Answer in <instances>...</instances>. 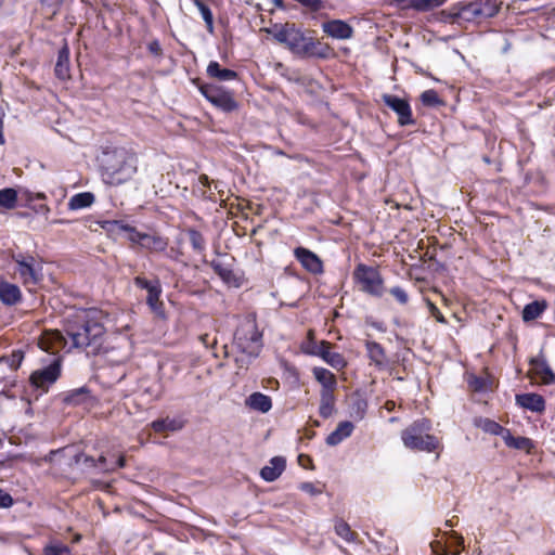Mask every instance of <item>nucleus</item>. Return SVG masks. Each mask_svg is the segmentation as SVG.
<instances>
[{
	"label": "nucleus",
	"mask_w": 555,
	"mask_h": 555,
	"mask_svg": "<svg viewBox=\"0 0 555 555\" xmlns=\"http://www.w3.org/2000/svg\"><path fill=\"white\" fill-rule=\"evenodd\" d=\"M462 16L470 17V16H491L494 14L493 10H485L482 3L480 2H472L467 4L463 11Z\"/></svg>",
	"instance_id": "35"
},
{
	"label": "nucleus",
	"mask_w": 555,
	"mask_h": 555,
	"mask_svg": "<svg viewBox=\"0 0 555 555\" xmlns=\"http://www.w3.org/2000/svg\"><path fill=\"white\" fill-rule=\"evenodd\" d=\"M245 405L253 411L267 413L272 408V400L269 396L257 391L246 398Z\"/></svg>",
	"instance_id": "18"
},
{
	"label": "nucleus",
	"mask_w": 555,
	"mask_h": 555,
	"mask_svg": "<svg viewBox=\"0 0 555 555\" xmlns=\"http://www.w3.org/2000/svg\"><path fill=\"white\" fill-rule=\"evenodd\" d=\"M55 74L63 80L69 77V50L67 47H63L59 51Z\"/></svg>",
	"instance_id": "27"
},
{
	"label": "nucleus",
	"mask_w": 555,
	"mask_h": 555,
	"mask_svg": "<svg viewBox=\"0 0 555 555\" xmlns=\"http://www.w3.org/2000/svg\"><path fill=\"white\" fill-rule=\"evenodd\" d=\"M13 504L12 496L5 492L4 490L0 489V507H10Z\"/></svg>",
	"instance_id": "48"
},
{
	"label": "nucleus",
	"mask_w": 555,
	"mask_h": 555,
	"mask_svg": "<svg viewBox=\"0 0 555 555\" xmlns=\"http://www.w3.org/2000/svg\"><path fill=\"white\" fill-rule=\"evenodd\" d=\"M299 489L308 494H310L311 496H314V495H318L322 492V490L320 488H318L314 483L312 482H302L300 486H299Z\"/></svg>",
	"instance_id": "41"
},
{
	"label": "nucleus",
	"mask_w": 555,
	"mask_h": 555,
	"mask_svg": "<svg viewBox=\"0 0 555 555\" xmlns=\"http://www.w3.org/2000/svg\"><path fill=\"white\" fill-rule=\"evenodd\" d=\"M314 378L321 384V390H327L328 392H334L337 386V380L335 375L327 369L324 367H314L313 369Z\"/></svg>",
	"instance_id": "21"
},
{
	"label": "nucleus",
	"mask_w": 555,
	"mask_h": 555,
	"mask_svg": "<svg viewBox=\"0 0 555 555\" xmlns=\"http://www.w3.org/2000/svg\"><path fill=\"white\" fill-rule=\"evenodd\" d=\"M94 202V195L90 192H82L75 194L68 202V208L70 210H79L90 207Z\"/></svg>",
	"instance_id": "30"
},
{
	"label": "nucleus",
	"mask_w": 555,
	"mask_h": 555,
	"mask_svg": "<svg viewBox=\"0 0 555 555\" xmlns=\"http://www.w3.org/2000/svg\"><path fill=\"white\" fill-rule=\"evenodd\" d=\"M335 410V396L334 392L327 390L320 391V408L319 413L323 418L332 416Z\"/></svg>",
	"instance_id": "28"
},
{
	"label": "nucleus",
	"mask_w": 555,
	"mask_h": 555,
	"mask_svg": "<svg viewBox=\"0 0 555 555\" xmlns=\"http://www.w3.org/2000/svg\"><path fill=\"white\" fill-rule=\"evenodd\" d=\"M22 299V293L17 285L7 281H0V301L7 306H14Z\"/></svg>",
	"instance_id": "16"
},
{
	"label": "nucleus",
	"mask_w": 555,
	"mask_h": 555,
	"mask_svg": "<svg viewBox=\"0 0 555 555\" xmlns=\"http://www.w3.org/2000/svg\"><path fill=\"white\" fill-rule=\"evenodd\" d=\"M353 429L354 425L351 422H340L336 429L326 437V443L332 447L339 444L341 441L351 436Z\"/></svg>",
	"instance_id": "20"
},
{
	"label": "nucleus",
	"mask_w": 555,
	"mask_h": 555,
	"mask_svg": "<svg viewBox=\"0 0 555 555\" xmlns=\"http://www.w3.org/2000/svg\"><path fill=\"white\" fill-rule=\"evenodd\" d=\"M433 555H447V548L441 541H434L430 543Z\"/></svg>",
	"instance_id": "47"
},
{
	"label": "nucleus",
	"mask_w": 555,
	"mask_h": 555,
	"mask_svg": "<svg viewBox=\"0 0 555 555\" xmlns=\"http://www.w3.org/2000/svg\"><path fill=\"white\" fill-rule=\"evenodd\" d=\"M529 375L531 378H539L542 384L551 385L555 383V374L544 360L532 359Z\"/></svg>",
	"instance_id": "14"
},
{
	"label": "nucleus",
	"mask_w": 555,
	"mask_h": 555,
	"mask_svg": "<svg viewBox=\"0 0 555 555\" xmlns=\"http://www.w3.org/2000/svg\"><path fill=\"white\" fill-rule=\"evenodd\" d=\"M44 197H46V196H44V194H43V193H38V194H37V198H44Z\"/></svg>",
	"instance_id": "60"
},
{
	"label": "nucleus",
	"mask_w": 555,
	"mask_h": 555,
	"mask_svg": "<svg viewBox=\"0 0 555 555\" xmlns=\"http://www.w3.org/2000/svg\"><path fill=\"white\" fill-rule=\"evenodd\" d=\"M106 459L104 456H101L99 459V463L102 465L101 469L104 472L114 470L116 467H124L125 466V459L121 456L117 460L116 465L112 467L105 466Z\"/></svg>",
	"instance_id": "46"
},
{
	"label": "nucleus",
	"mask_w": 555,
	"mask_h": 555,
	"mask_svg": "<svg viewBox=\"0 0 555 555\" xmlns=\"http://www.w3.org/2000/svg\"><path fill=\"white\" fill-rule=\"evenodd\" d=\"M234 347L247 358H256L262 348V335L258 331L256 321L244 320L234 334Z\"/></svg>",
	"instance_id": "5"
},
{
	"label": "nucleus",
	"mask_w": 555,
	"mask_h": 555,
	"mask_svg": "<svg viewBox=\"0 0 555 555\" xmlns=\"http://www.w3.org/2000/svg\"><path fill=\"white\" fill-rule=\"evenodd\" d=\"M318 354L334 369L340 370L347 364L344 357L338 352L332 351L331 345L326 341L321 343Z\"/></svg>",
	"instance_id": "19"
},
{
	"label": "nucleus",
	"mask_w": 555,
	"mask_h": 555,
	"mask_svg": "<svg viewBox=\"0 0 555 555\" xmlns=\"http://www.w3.org/2000/svg\"><path fill=\"white\" fill-rule=\"evenodd\" d=\"M42 208H43L47 212L50 210V209H49V207H47V206H43Z\"/></svg>",
	"instance_id": "63"
},
{
	"label": "nucleus",
	"mask_w": 555,
	"mask_h": 555,
	"mask_svg": "<svg viewBox=\"0 0 555 555\" xmlns=\"http://www.w3.org/2000/svg\"><path fill=\"white\" fill-rule=\"evenodd\" d=\"M43 555H73L70 550L57 542H52L44 546L43 548Z\"/></svg>",
	"instance_id": "36"
},
{
	"label": "nucleus",
	"mask_w": 555,
	"mask_h": 555,
	"mask_svg": "<svg viewBox=\"0 0 555 555\" xmlns=\"http://www.w3.org/2000/svg\"><path fill=\"white\" fill-rule=\"evenodd\" d=\"M455 540H456V544H457L459 546H462V545H463L464 541H463V538H462V537H455Z\"/></svg>",
	"instance_id": "57"
},
{
	"label": "nucleus",
	"mask_w": 555,
	"mask_h": 555,
	"mask_svg": "<svg viewBox=\"0 0 555 555\" xmlns=\"http://www.w3.org/2000/svg\"><path fill=\"white\" fill-rule=\"evenodd\" d=\"M322 29L327 36L337 40H346L353 35L352 27L341 20L325 22L322 25Z\"/></svg>",
	"instance_id": "12"
},
{
	"label": "nucleus",
	"mask_w": 555,
	"mask_h": 555,
	"mask_svg": "<svg viewBox=\"0 0 555 555\" xmlns=\"http://www.w3.org/2000/svg\"><path fill=\"white\" fill-rule=\"evenodd\" d=\"M353 276L363 292L375 296L382 295L383 280L375 268L359 264L354 270Z\"/></svg>",
	"instance_id": "7"
},
{
	"label": "nucleus",
	"mask_w": 555,
	"mask_h": 555,
	"mask_svg": "<svg viewBox=\"0 0 555 555\" xmlns=\"http://www.w3.org/2000/svg\"><path fill=\"white\" fill-rule=\"evenodd\" d=\"M421 101L426 106H438L441 104L438 93L435 90H426L421 94Z\"/></svg>",
	"instance_id": "39"
},
{
	"label": "nucleus",
	"mask_w": 555,
	"mask_h": 555,
	"mask_svg": "<svg viewBox=\"0 0 555 555\" xmlns=\"http://www.w3.org/2000/svg\"><path fill=\"white\" fill-rule=\"evenodd\" d=\"M184 426V422L178 417H165L152 422L151 427L156 433L177 431Z\"/></svg>",
	"instance_id": "23"
},
{
	"label": "nucleus",
	"mask_w": 555,
	"mask_h": 555,
	"mask_svg": "<svg viewBox=\"0 0 555 555\" xmlns=\"http://www.w3.org/2000/svg\"><path fill=\"white\" fill-rule=\"evenodd\" d=\"M296 259L301 263V266L311 273H320L322 272L323 266L320 258L312 253L311 250L297 247L294 251Z\"/></svg>",
	"instance_id": "13"
},
{
	"label": "nucleus",
	"mask_w": 555,
	"mask_h": 555,
	"mask_svg": "<svg viewBox=\"0 0 555 555\" xmlns=\"http://www.w3.org/2000/svg\"><path fill=\"white\" fill-rule=\"evenodd\" d=\"M60 373V364L57 362H53L43 369L35 371L30 375V383L34 387L46 391L48 387L59 378Z\"/></svg>",
	"instance_id": "10"
},
{
	"label": "nucleus",
	"mask_w": 555,
	"mask_h": 555,
	"mask_svg": "<svg viewBox=\"0 0 555 555\" xmlns=\"http://www.w3.org/2000/svg\"><path fill=\"white\" fill-rule=\"evenodd\" d=\"M86 462H91L93 464L94 461L92 459L86 457Z\"/></svg>",
	"instance_id": "61"
},
{
	"label": "nucleus",
	"mask_w": 555,
	"mask_h": 555,
	"mask_svg": "<svg viewBox=\"0 0 555 555\" xmlns=\"http://www.w3.org/2000/svg\"><path fill=\"white\" fill-rule=\"evenodd\" d=\"M547 309L546 300H535L524 307L522 320L525 322L533 321L541 317V314Z\"/></svg>",
	"instance_id": "26"
},
{
	"label": "nucleus",
	"mask_w": 555,
	"mask_h": 555,
	"mask_svg": "<svg viewBox=\"0 0 555 555\" xmlns=\"http://www.w3.org/2000/svg\"><path fill=\"white\" fill-rule=\"evenodd\" d=\"M431 424L428 420H418L406 427L401 439L405 448L416 451L433 452L440 448L437 437L429 434Z\"/></svg>",
	"instance_id": "4"
},
{
	"label": "nucleus",
	"mask_w": 555,
	"mask_h": 555,
	"mask_svg": "<svg viewBox=\"0 0 555 555\" xmlns=\"http://www.w3.org/2000/svg\"><path fill=\"white\" fill-rule=\"evenodd\" d=\"M475 425L488 434L501 437H503L506 430V428L502 427L499 423L486 417L476 418Z\"/></svg>",
	"instance_id": "32"
},
{
	"label": "nucleus",
	"mask_w": 555,
	"mask_h": 555,
	"mask_svg": "<svg viewBox=\"0 0 555 555\" xmlns=\"http://www.w3.org/2000/svg\"><path fill=\"white\" fill-rule=\"evenodd\" d=\"M159 282L158 281H147L146 279L144 278H141V276H137L134 279V284L140 287V288H143V289H146L147 292L151 289V287L157 285Z\"/></svg>",
	"instance_id": "43"
},
{
	"label": "nucleus",
	"mask_w": 555,
	"mask_h": 555,
	"mask_svg": "<svg viewBox=\"0 0 555 555\" xmlns=\"http://www.w3.org/2000/svg\"><path fill=\"white\" fill-rule=\"evenodd\" d=\"M102 319V312L95 309L76 311L67 320L65 328L73 346L85 349L87 353L96 354L101 352L105 333Z\"/></svg>",
	"instance_id": "1"
},
{
	"label": "nucleus",
	"mask_w": 555,
	"mask_h": 555,
	"mask_svg": "<svg viewBox=\"0 0 555 555\" xmlns=\"http://www.w3.org/2000/svg\"><path fill=\"white\" fill-rule=\"evenodd\" d=\"M383 101L389 108L397 113L398 121L401 126L414 124L410 104L404 99L391 94H384Z\"/></svg>",
	"instance_id": "11"
},
{
	"label": "nucleus",
	"mask_w": 555,
	"mask_h": 555,
	"mask_svg": "<svg viewBox=\"0 0 555 555\" xmlns=\"http://www.w3.org/2000/svg\"><path fill=\"white\" fill-rule=\"evenodd\" d=\"M334 530L346 543H353L357 540L358 534L344 520H337Z\"/></svg>",
	"instance_id": "34"
},
{
	"label": "nucleus",
	"mask_w": 555,
	"mask_h": 555,
	"mask_svg": "<svg viewBox=\"0 0 555 555\" xmlns=\"http://www.w3.org/2000/svg\"><path fill=\"white\" fill-rule=\"evenodd\" d=\"M366 350L371 361L379 367L386 365V356L383 347L375 341L366 343Z\"/></svg>",
	"instance_id": "31"
},
{
	"label": "nucleus",
	"mask_w": 555,
	"mask_h": 555,
	"mask_svg": "<svg viewBox=\"0 0 555 555\" xmlns=\"http://www.w3.org/2000/svg\"><path fill=\"white\" fill-rule=\"evenodd\" d=\"M118 229L125 233V236L133 242L139 243L141 247L151 251H164L168 245L167 241L159 235H150L138 232L134 228L117 223Z\"/></svg>",
	"instance_id": "8"
},
{
	"label": "nucleus",
	"mask_w": 555,
	"mask_h": 555,
	"mask_svg": "<svg viewBox=\"0 0 555 555\" xmlns=\"http://www.w3.org/2000/svg\"><path fill=\"white\" fill-rule=\"evenodd\" d=\"M286 467V461L283 456H274L269 461V464L266 465L260 470V476L266 481H274L276 480Z\"/></svg>",
	"instance_id": "15"
},
{
	"label": "nucleus",
	"mask_w": 555,
	"mask_h": 555,
	"mask_svg": "<svg viewBox=\"0 0 555 555\" xmlns=\"http://www.w3.org/2000/svg\"><path fill=\"white\" fill-rule=\"evenodd\" d=\"M273 3L275 4V7H279V8H281L283 5L282 0H273Z\"/></svg>",
	"instance_id": "58"
},
{
	"label": "nucleus",
	"mask_w": 555,
	"mask_h": 555,
	"mask_svg": "<svg viewBox=\"0 0 555 555\" xmlns=\"http://www.w3.org/2000/svg\"><path fill=\"white\" fill-rule=\"evenodd\" d=\"M52 339L55 341V343H60L64 339L63 336L60 334V333H54L52 335Z\"/></svg>",
	"instance_id": "53"
},
{
	"label": "nucleus",
	"mask_w": 555,
	"mask_h": 555,
	"mask_svg": "<svg viewBox=\"0 0 555 555\" xmlns=\"http://www.w3.org/2000/svg\"><path fill=\"white\" fill-rule=\"evenodd\" d=\"M430 314L440 323H446V319L439 309L429 300L426 301Z\"/></svg>",
	"instance_id": "45"
},
{
	"label": "nucleus",
	"mask_w": 555,
	"mask_h": 555,
	"mask_svg": "<svg viewBox=\"0 0 555 555\" xmlns=\"http://www.w3.org/2000/svg\"><path fill=\"white\" fill-rule=\"evenodd\" d=\"M547 555H555V552H551V553H548Z\"/></svg>",
	"instance_id": "64"
},
{
	"label": "nucleus",
	"mask_w": 555,
	"mask_h": 555,
	"mask_svg": "<svg viewBox=\"0 0 555 555\" xmlns=\"http://www.w3.org/2000/svg\"><path fill=\"white\" fill-rule=\"evenodd\" d=\"M43 3H47L49 5L57 7L60 5L64 0H41Z\"/></svg>",
	"instance_id": "52"
},
{
	"label": "nucleus",
	"mask_w": 555,
	"mask_h": 555,
	"mask_svg": "<svg viewBox=\"0 0 555 555\" xmlns=\"http://www.w3.org/2000/svg\"><path fill=\"white\" fill-rule=\"evenodd\" d=\"M502 439L508 448L530 452L533 448V442L527 437H514L508 429L505 430Z\"/></svg>",
	"instance_id": "22"
},
{
	"label": "nucleus",
	"mask_w": 555,
	"mask_h": 555,
	"mask_svg": "<svg viewBox=\"0 0 555 555\" xmlns=\"http://www.w3.org/2000/svg\"><path fill=\"white\" fill-rule=\"evenodd\" d=\"M201 92L211 104L224 112H232L237 107V103L230 92L215 86H203Z\"/></svg>",
	"instance_id": "9"
},
{
	"label": "nucleus",
	"mask_w": 555,
	"mask_h": 555,
	"mask_svg": "<svg viewBox=\"0 0 555 555\" xmlns=\"http://www.w3.org/2000/svg\"><path fill=\"white\" fill-rule=\"evenodd\" d=\"M103 180L112 185L129 181L138 171V158L134 153L124 149H107L100 158Z\"/></svg>",
	"instance_id": "2"
},
{
	"label": "nucleus",
	"mask_w": 555,
	"mask_h": 555,
	"mask_svg": "<svg viewBox=\"0 0 555 555\" xmlns=\"http://www.w3.org/2000/svg\"><path fill=\"white\" fill-rule=\"evenodd\" d=\"M207 75L220 81L234 80L237 77L236 72L228 68H221L220 64L211 61L207 66Z\"/></svg>",
	"instance_id": "24"
},
{
	"label": "nucleus",
	"mask_w": 555,
	"mask_h": 555,
	"mask_svg": "<svg viewBox=\"0 0 555 555\" xmlns=\"http://www.w3.org/2000/svg\"><path fill=\"white\" fill-rule=\"evenodd\" d=\"M452 554H453V555H459V554H460V551H459V550H456V551H454Z\"/></svg>",
	"instance_id": "62"
},
{
	"label": "nucleus",
	"mask_w": 555,
	"mask_h": 555,
	"mask_svg": "<svg viewBox=\"0 0 555 555\" xmlns=\"http://www.w3.org/2000/svg\"><path fill=\"white\" fill-rule=\"evenodd\" d=\"M179 255H180V251H178V250L175 251L173 249H171V253L169 254V257L173 258V259H178Z\"/></svg>",
	"instance_id": "56"
},
{
	"label": "nucleus",
	"mask_w": 555,
	"mask_h": 555,
	"mask_svg": "<svg viewBox=\"0 0 555 555\" xmlns=\"http://www.w3.org/2000/svg\"><path fill=\"white\" fill-rule=\"evenodd\" d=\"M367 401L361 396H353L349 406V415L354 421H362L366 414Z\"/></svg>",
	"instance_id": "29"
},
{
	"label": "nucleus",
	"mask_w": 555,
	"mask_h": 555,
	"mask_svg": "<svg viewBox=\"0 0 555 555\" xmlns=\"http://www.w3.org/2000/svg\"><path fill=\"white\" fill-rule=\"evenodd\" d=\"M2 128H3V122H2V120L0 119V145L4 143V138H3V133H2Z\"/></svg>",
	"instance_id": "54"
},
{
	"label": "nucleus",
	"mask_w": 555,
	"mask_h": 555,
	"mask_svg": "<svg viewBox=\"0 0 555 555\" xmlns=\"http://www.w3.org/2000/svg\"><path fill=\"white\" fill-rule=\"evenodd\" d=\"M188 234L193 249L202 253L205 249V240L203 235L194 229L189 230Z\"/></svg>",
	"instance_id": "38"
},
{
	"label": "nucleus",
	"mask_w": 555,
	"mask_h": 555,
	"mask_svg": "<svg viewBox=\"0 0 555 555\" xmlns=\"http://www.w3.org/2000/svg\"><path fill=\"white\" fill-rule=\"evenodd\" d=\"M274 39L285 44L294 54L300 57L325 59L330 54V47L306 36L294 25L286 24L273 31Z\"/></svg>",
	"instance_id": "3"
},
{
	"label": "nucleus",
	"mask_w": 555,
	"mask_h": 555,
	"mask_svg": "<svg viewBox=\"0 0 555 555\" xmlns=\"http://www.w3.org/2000/svg\"><path fill=\"white\" fill-rule=\"evenodd\" d=\"M162 294L160 284L151 287V289L147 292L146 302L151 310L159 318L165 317V312L163 309V302L160 301L159 297Z\"/></svg>",
	"instance_id": "25"
},
{
	"label": "nucleus",
	"mask_w": 555,
	"mask_h": 555,
	"mask_svg": "<svg viewBox=\"0 0 555 555\" xmlns=\"http://www.w3.org/2000/svg\"><path fill=\"white\" fill-rule=\"evenodd\" d=\"M88 397V389L82 387L79 389L72 390L65 397V402L69 404H79L83 402Z\"/></svg>",
	"instance_id": "37"
},
{
	"label": "nucleus",
	"mask_w": 555,
	"mask_h": 555,
	"mask_svg": "<svg viewBox=\"0 0 555 555\" xmlns=\"http://www.w3.org/2000/svg\"><path fill=\"white\" fill-rule=\"evenodd\" d=\"M149 50L153 54H159L162 50L160 44L158 43V41H152L149 43Z\"/></svg>",
	"instance_id": "50"
},
{
	"label": "nucleus",
	"mask_w": 555,
	"mask_h": 555,
	"mask_svg": "<svg viewBox=\"0 0 555 555\" xmlns=\"http://www.w3.org/2000/svg\"><path fill=\"white\" fill-rule=\"evenodd\" d=\"M468 385L472 389L476 391H481L486 389V383L482 378L470 376L468 378Z\"/></svg>",
	"instance_id": "42"
},
{
	"label": "nucleus",
	"mask_w": 555,
	"mask_h": 555,
	"mask_svg": "<svg viewBox=\"0 0 555 555\" xmlns=\"http://www.w3.org/2000/svg\"><path fill=\"white\" fill-rule=\"evenodd\" d=\"M425 5H438L439 2H437L436 0H422Z\"/></svg>",
	"instance_id": "55"
},
{
	"label": "nucleus",
	"mask_w": 555,
	"mask_h": 555,
	"mask_svg": "<svg viewBox=\"0 0 555 555\" xmlns=\"http://www.w3.org/2000/svg\"><path fill=\"white\" fill-rule=\"evenodd\" d=\"M516 402L520 406L532 412L541 413L545 409V401L542 396L538 393H522L516 396Z\"/></svg>",
	"instance_id": "17"
},
{
	"label": "nucleus",
	"mask_w": 555,
	"mask_h": 555,
	"mask_svg": "<svg viewBox=\"0 0 555 555\" xmlns=\"http://www.w3.org/2000/svg\"><path fill=\"white\" fill-rule=\"evenodd\" d=\"M198 182H199L203 186H208V185H209V178H208L206 175H202V176H199V178H198Z\"/></svg>",
	"instance_id": "51"
},
{
	"label": "nucleus",
	"mask_w": 555,
	"mask_h": 555,
	"mask_svg": "<svg viewBox=\"0 0 555 555\" xmlns=\"http://www.w3.org/2000/svg\"><path fill=\"white\" fill-rule=\"evenodd\" d=\"M12 260L15 275L25 286H35L42 281V264L34 256L17 254L13 255Z\"/></svg>",
	"instance_id": "6"
},
{
	"label": "nucleus",
	"mask_w": 555,
	"mask_h": 555,
	"mask_svg": "<svg viewBox=\"0 0 555 555\" xmlns=\"http://www.w3.org/2000/svg\"><path fill=\"white\" fill-rule=\"evenodd\" d=\"M215 269L218 271L219 275L227 282L230 281V276L232 272L228 269H222L220 266H216Z\"/></svg>",
	"instance_id": "49"
},
{
	"label": "nucleus",
	"mask_w": 555,
	"mask_h": 555,
	"mask_svg": "<svg viewBox=\"0 0 555 555\" xmlns=\"http://www.w3.org/2000/svg\"><path fill=\"white\" fill-rule=\"evenodd\" d=\"M395 403L393 402H387V409L388 410H391L393 408Z\"/></svg>",
	"instance_id": "59"
},
{
	"label": "nucleus",
	"mask_w": 555,
	"mask_h": 555,
	"mask_svg": "<svg viewBox=\"0 0 555 555\" xmlns=\"http://www.w3.org/2000/svg\"><path fill=\"white\" fill-rule=\"evenodd\" d=\"M17 204V192L12 188L0 190V208L13 209Z\"/></svg>",
	"instance_id": "33"
},
{
	"label": "nucleus",
	"mask_w": 555,
	"mask_h": 555,
	"mask_svg": "<svg viewBox=\"0 0 555 555\" xmlns=\"http://www.w3.org/2000/svg\"><path fill=\"white\" fill-rule=\"evenodd\" d=\"M390 294L400 302V304H406L408 302V294L404 289L401 287H392L390 289Z\"/></svg>",
	"instance_id": "44"
},
{
	"label": "nucleus",
	"mask_w": 555,
	"mask_h": 555,
	"mask_svg": "<svg viewBox=\"0 0 555 555\" xmlns=\"http://www.w3.org/2000/svg\"><path fill=\"white\" fill-rule=\"evenodd\" d=\"M196 5L202 14V17L206 22L209 30L212 29V13L210 9L201 1H196Z\"/></svg>",
	"instance_id": "40"
}]
</instances>
